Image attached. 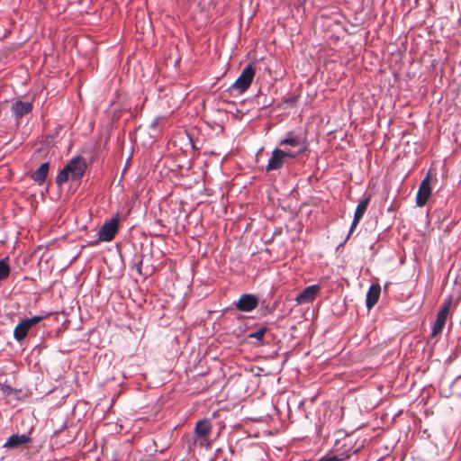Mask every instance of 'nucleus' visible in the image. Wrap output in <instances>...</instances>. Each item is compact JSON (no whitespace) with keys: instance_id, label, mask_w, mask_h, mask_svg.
I'll use <instances>...</instances> for the list:
<instances>
[{"instance_id":"obj_1","label":"nucleus","mask_w":461,"mask_h":461,"mask_svg":"<svg viewBox=\"0 0 461 461\" xmlns=\"http://www.w3.org/2000/svg\"><path fill=\"white\" fill-rule=\"evenodd\" d=\"M86 163L84 158L77 156L68 161L64 168L56 177L58 185H62L69 179L77 181L81 179L86 172Z\"/></svg>"},{"instance_id":"obj_2","label":"nucleus","mask_w":461,"mask_h":461,"mask_svg":"<svg viewBox=\"0 0 461 461\" xmlns=\"http://www.w3.org/2000/svg\"><path fill=\"white\" fill-rule=\"evenodd\" d=\"M302 149L296 151L284 150L281 149H275L272 151L271 157L267 161L266 170L267 172L279 170L290 158H295L302 154Z\"/></svg>"},{"instance_id":"obj_3","label":"nucleus","mask_w":461,"mask_h":461,"mask_svg":"<svg viewBox=\"0 0 461 461\" xmlns=\"http://www.w3.org/2000/svg\"><path fill=\"white\" fill-rule=\"evenodd\" d=\"M255 74V67L252 64L247 65L242 69L236 81L231 85L230 89L232 91H237L240 95L245 93L249 88Z\"/></svg>"},{"instance_id":"obj_4","label":"nucleus","mask_w":461,"mask_h":461,"mask_svg":"<svg viewBox=\"0 0 461 461\" xmlns=\"http://www.w3.org/2000/svg\"><path fill=\"white\" fill-rule=\"evenodd\" d=\"M44 319L43 316H33L20 321L14 330V338L21 342L28 335L30 330Z\"/></svg>"},{"instance_id":"obj_5","label":"nucleus","mask_w":461,"mask_h":461,"mask_svg":"<svg viewBox=\"0 0 461 461\" xmlns=\"http://www.w3.org/2000/svg\"><path fill=\"white\" fill-rule=\"evenodd\" d=\"M212 422L209 419L200 420L196 422L194 433L197 437V439L200 441L199 444L201 447H211L208 437L212 431Z\"/></svg>"},{"instance_id":"obj_6","label":"nucleus","mask_w":461,"mask_h":461,"mask_svg":"<svg viewBox=\"0 0 461 461\" xmlns=\"http://www.w3.org/2000/svg\"><path fill=\"white\" fill-rule=\"evenodd\" d=\"M119 230V220L113 217L110 221L104 223L98 231V241H112Z\"/></svg>"},{"instance_id":"obj_7","label":"nucleus","mask_w":461,"mask_h":461,"mask_svg":"<svg viewBox=\"0 0 461 461\" xmlns=\"http://www.w3.org/2000/svg\"><path fill=\"white\" fill-rule=\"evenodd\" d=\"M451 300L445 302L437 313L436 320L432 326L431 337H437L443 330L447 318L449 314Z\"/></svg>"},{"instance_id":"obj_8","label":"nucleus","mask_w":461,"mask_h":461,"mask_svg":"<svg viewBox=\"0 0 461 461\" xmlns=\"http://www.w3.org/2000/svg\"><path fill=\"white\" fill-rule=\"evenodd\" d=\"M258 305V298L251 294H242L235 303L236 309L240 312H249L256 309Z\"/></svg>"},{"instance_id":"obj_9","label":"nucleus","mask_w":461,"mask_h":461,"mask_svg":"<svg viewBox=\"0 0 461 461\" xmlns=\"http://www.w3.org/2000/svg\"><path fill=\"white\" fill-rule=\"evenodd\" d=\"M430 195L431 187L429 182V176H427L420 185L416 197L417 205L420 207L424 206L428 200L429 199Z\"/></svg>"},{"instance_id":"obj_10","label":"nucleus","mask_w":461,"mask_h":461,"mask_svg":"<svg viewBox=\"0 0 461 461\" xmlns=\"http://www.w3.org/2000/svg\"><path fill=\"white\" fill-rule=\"evenodd\" d=\"M320 291L321 286L318 285L307 286L296 296L295 301L298 304L312 303L317 297Z\"/></svg>"},{"instance_id":"obj_11","label":"nucleus","mask_w":461,"mask_h":461,"mask_svg":"<svg viewBox=\"0 0 461 461\" xmlns=\"http://www.w3.org/2000/svg\"><path fill=\"white\" fill-rule=\"evenodd\" d=\"M369 202H370V197L368 196V197L363 199L362 201H360L359 203L357 204V209L355 211L353 221L351 223L348 234L347 236V240L350 237V235L353 233L354 230L357 228L359 221H361L363 215L365 214V212L367 209Z\"/></svg>"},{"instance_id":"obj_12","label":"nucleus","mask_w":461,"mask_h":461,"mask_svg":"<svg viewBox=\"0 0 461 461\" xmlns=\"http://www.w3.org/2000/svg\"><path fill=\"white\" fill-rule=\"evenodd\" d=\"M32 110V104L30 102L15 101L11 107L13 115L16 119H21L24 115L30 113Z\"/></svg>"},{"instance_id":"obj_13","label":"nucleus","mask_w":461,"mask_h":461,"mask_svg":"<svg viewBox=\"0 0 461 461\" xmlns=\"http://www.w3.org/2000/svg\"><path fill=\"white\" fill-rule=\"evenodd\" d=\"M279 145L280 146H286V145H288V146H291V147H296V148H298L297 150H300L301 149H302V153H303L304 150L306 149L305 143L302 140V138L299 137V136H295L292 131H289L286 134V137L282 139L279 141Z\"/></svg>"},{"instance_id":"obj_14","label":"nucleus","mask_w":461,"mask_h":461,"mask_svg":"<svg viewBox=\"0 0 461 461\" xmlns=\"http://www.w3.org/2000/svg\"><path fill=\"white\" fill-rule=\"evenodd\" d=\"M381 294V286L379 284H373L366 294V307L370 310L378 302Z\"/></svg>"},{"instance_id":"obj_15","label":"nucleus","mask_w":461,"mask_h":461,"mask_svg":"<svg viewBox=\"0 0 461 461\" xmlns=\"http://www.w3.org/2000/svg\"><path fill=\"white\" fill-rule=\"evenodd\" d=\"M29 442H31V438L29 436H27L25 434H23V435L14 434L11 437H9V438L7 439V441L5 444V447L14 449V448H17L24 444H27Z\"/></svg>"},{"instance_id":"obj_16","label":"nucleus","mask_w":461,"mask_h":461,"mask_svg":"<svg viewBox=\"0 0 461 461\" xmlns=\"http://www.w3.org/2000/svg\"><path fill=\"white\" fill-rule=\"evenodd\" d=\"M49 168L50 164L48 162L41 164V167L32 174V179L39 185H42L48 176Z\"/></svg>"},{"instance_id":"obj_17","label":"nucleus","mask_w":461,"mask_h":461,"mask_svg":"<svg viewBox=\"0 0 461 461\" xmlns=\"http://www.w3.org/2000/svg\"><path fill=\"white\" fill-rule=\"evenodd\" d=\"M11 272V268L9 266V258H5L0 260V281L5 280L8 278Z\"/></svg>"},{"instance_id":"obj_18","label":"nucleus","mask_w":461,"mask_h":461,"mask_svg":"<svg viewBox=\"0 0 461 461\" xmlns=\"http://www.w3.org/2000/svg\"><path fill=\"white\" fill-rule=\"evenodd\" d=\"M267 331V328L266 326L260 327L257 331L251 332L248 335L249 339H255L258 341L259 344L263 343V338Z\"/></svg>"},{"instance_id":"obj_19","label":"nucleus","mask_w":461,"mask_h":461,"mask_svg":"<svg viewBox=\"0 0 461 461\" xmlns=\"http://www.w3.org/2000/svg\"><path fill=\"white\" fill-rule=\"evenodd\" d=\"M141 265H142V260H140L138 264V267H137V271L139 274L141 273Z\"/></svg>"}]
</instances>
